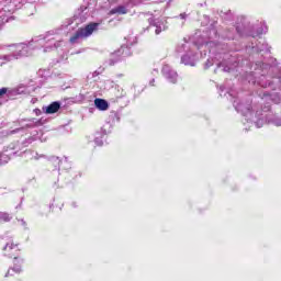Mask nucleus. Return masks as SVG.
Here are the masks:
<instances>
[{
    "instance_id": "obj_11",
    "label": "nucleus",
    "mask_w": 281,
    "mask_h": 281,
    "mask_svg": "<svg viewBox=\"0 0 281 281\" xmlns=\"http://www.w3.org/2000/svg\"><path fill=\"white\" fill-rule=\"evenodd\" d=\"M265 100H266V102H269V100H271L272 102H274V104H280L281 97L278 93H273L271 95H266Z\"/></svg>"
},
{
    "instance_id": "obj_4",
    "label": "nucleus",
    "mask_w": 281,
    "mask_h": 281,
    "mask_svg": "<svg viewBox=\"0 0 281 281\" xmlns=\"http://www.w3.org/2000/svg\"><path fill=\"white\" fill-rule=\"evenodd\" d=\"M60 110V103L55 101L53 103H50L48 106L43 108L44 113L52 115L54 113H58V111Z\"/></svg>"
},
{
    "instance_id": "obj_20",
    "label": "nucleus",
    "mask_w": 281,
    "mask_h": 281,
    "mask_svg": "<svg viewBox=\"0 0 281 281\" xmlns=\"http://www.w3.org/2000/svg\"><path fill=\"white\" fill-rule=\"evenodd\" d=\"M4 221H10V218H8V215L4 214Z\"/></svg>"
},
{
    "instance_id": "obj_18",
    "label": "nucleus",
    "mask_w": 281,
    "mask_h": 281,
    "mask_svg": "<svg viewBox=\"0 0 281 281\" xmlns=\"http://www.w3.org/2000/svg\"><path fill=\"white\" fill-rule=\"evenodd\" d=\"M186 16H187L186 13L180 14L181 19H186Z\"/></svg>"
},
{
    "instance_id": "obj_19",
    "label": "nucleus",
    "mask_w": 281,
    "mask_h": 281,
    "mask_svg": "<svg viewBox=\"0 0 281 281\" xmlns=\"http://www.w3.org/2000/svg\"><path fill=\"white\" fill-rule=\"evenodd\" d=\"M231 70V68H227V67H225L224 69H223V71H229Z\"/></svg>"
},
{
    "instance_id": "obj_23",
    "label": "nucleus",
    "mask_w": 281,
    "mask_h": 281,
    "mask_svg": "<svg viewBox=\"0 0 281 281\" xmlns=\"http://www.w3.org/2000/svg\"><path fill=\"white\" fill-rule=\"evenodd\" d=\"M95 143L98 144V139H95Z\"/></svg>"
},
{
    "instance_id": "obj_14",
    "label": "nucleus",
    "mask_w": 281,
    "mask_h": 281,
    "mask_svg": "<svg viewBox=\"0 0 281 281\" xmlns=\"http://www.w3.org/2000/svg\"><path fill=\"white\" fill-rule=\"evenodd\" d=\"M272 123L274 126H281V116L280 117H274L272 120Z\"/></svg>"
},
{
    "instance_id": "obj_13",
    "label": "nucleus",
    "mask_w": 281,
    "mask_h": 281,
    "mask_svg": "<svg viewBox=\"0 0 281 281\" xmlns=\"http://www.w3.org/2000/svg\"><path fill=\"white\" fill-rule=\"evenodd\" d=\"M12 272H14V273H21V267L15 266L13 269L9 270V271L5 273V278H8L9 276H12Z\"/></svg>"
},
{
    "instance_id": "obj_3",
    "label": "nucleus",
    "mask_w": 281,
    "mask_h": 281,
    "mask_svg": "<svg viewBox=\"0 0 281 281\" xmlns=\"http://www.w3.org/2000/svg\"><path fill=\"white\" fill-rule=\"evenodd\" d=\"M162 74L166 78H168L173 85L177 82L178 75L175 70L170 69V66L165 65L162 67Z\"/></svg>"
},
{
    "instance_id": "obj_1",
    "label": "nucleus",
    "mask_w": 281,
    "mask_h": 281,
    "mask_svg": "<svg viewBox=\"0 0 281 281\" xmlns=\"http://www.w3.org/2000/svg\"><path fill=\"white\" fill-rule=\"evenodd\" d=\"M98 23H90L86 27L79 29L72 37H70V43H77L79 38H89L95 30H98Z\"/></svg>"
},
{
    "instance_id": "obj_21",
    "label": "nucleus",
    "mask_w": 281,
    "mask_h": 281,
    "mask_svg": "<svg viewBox=\"0 0 281 281\" xmlns=\"http://www.w3.org/2000/svg\"><path fill=\"white\" fill-rule=\"evenodd\" d=\"M124 95H126V93L122 94L121 98H124Z\"/></svg>"
},
{
    "instance_id": "obj_22",
    "label": "nucleus",
    "mask_w": 281,
    "mask_h": 281,
    "mask_svg": "<svg viewBox=\"0 0 281 281\" xmlns=\"http://www.w3.org/2000/svg\"><path fill=\"white\" fill-rule=\"evenodd\" d=\"M22 225H25V222H24V221H22Z\"/></svg>"
},
{
    "instance_id": "obj_16",
    "label": "nucleus",
    "mask_w": 281,
    "mask_h": 281,
    "mask_svg": "<svg viewBox=\"0 0 281 281\" xmlns=\"http://www.w3.org/2000/svg\"><path fill=\"white\" fill-rule=\"evenodd\" d=\"M187 49H188V46L182 45V46L178 47L177 52H179L181 54V52H187Z\"/></svg>"
},
{
    "instance_id": "obj_6",
    "label": "nucleus",
    "mask_w": 281,
    "mask_h": 281,
    "mask_svg": "<svg viewBox=\"0 0 281 281\" xmlns=\"http://www.w3.org/2000/svg\"><path fill=\"white\" fill-rule=\"evenodd\" d=\"M94 106L99 109V111H106L109 109V102L104 99H95Z\"/></svg>"
},
{
    "instance_id": "obj_9",
    "label": "nucleus",
    "mask_w": 281,
    "mask_h": 281,
    "mask_svg": "<svg viewBox=\"0 0 281 281\" xmlns=\"http://www.w3.org/2000/svg\"><path fill=\"white\" fill-rule=\"evenodd\" d=\"M181 61L184 65H190L191 67H194V55L190 57V54H186L182 56Z\"/></svg>"
},
{
    "instance_id": "obj_8",
    "label": "nucleus",
    "mask_w": 281,
    "mask_h": 281,
    "mask_svg": "<svg viewBox=\"0 0 281 281\" xmlns=\"http://www.w3.org/2000/svg\"><path fill=\"white\" fill-rule=\"evenodd\" d=\"M235 109L237 111H240V113H243V115H249L251 108L249 105H245L243 103H240L239 105H235Z\"/></svg>"
},
{
    "instance_id": "obj_10",
    "label": "nucleus",
    "mask_w": 281,
    "mask_h": 281,
    "mask_svg": "<svg viewBox=\"0 0 281 281\" xmlns=\"http://www.w3.org/2000/svg\"><path fill=\"white\" fill-rule=\"evenodd\" d=\"M128 10L124 5H119L110 11V14H126Z\"/></svg>"
},
{
    "instance_id": "obj_7",
    "label": "nucleus",
    "mask_w": 281,
    "mask_h": 281,
    "mask_svg": "<svg viewBox=\"0 0 281 281\" xmlns=\"http://www.w3.org/2000/svg\"><path fill=\"white\" fill-rule=\"evenodd\" d=\"M60 47V42H54V40L48 38V45L44 47V53L52 52V49H58Z\"/></svg>"
},
{
    "instance_id": "obj_17",
    "label": "nucleus",
    "mask_w": 281,
    "mask_h": 281,
    "mask_svg": "<svg viewBox=\"0 0 281 281\" xmlns=\"http://www.w3.org/2000/svg\"><path fill=\"white\" fill-rule=\"evenodd\" d=\"M5 93H8V88H1L0 89V98H1V95H5Z\"/></svg>"
},
{
    "instance_id": "obj_15",
    "label": "nucleus",
    "mask_w": 281,
    "mask_h": 281,
    "mask_svg": "<svg viewBox=\"0 0 281 281\" xmlns=\"http://www.w3.org/2000/svg\"><path fill=\"white\" fill-rule=\"evenodd\" d=\"M162 30H166V27L162 29L161 26L157 25L156 30H155V34H157V35L161 34Z\"/></svg>"
},
{
    "instance_id": "obj_2",
    "label": "nucleus",
    "mask_w": 281,
    "mask_h": 281,
    "mask_svg": "<svg viewBox=\"0 0 281 281\" xmlns=\"http://www.w3.org/2000/svg\"><path fill=\"white\" fill-rule=\"evenodd\" d=\"M29 49L30 46L25 44H16L9 46V52L12 53V58H21L22 56H27Z\"/></svg>"
},
{
    "instance_id": "obj_5",
    "label": "nucleus",
    "mask_w": 281,
    "mask_h": 281,
    "mask_svg": "<svg viewBox=\"0 0 281 281\" xmlns=\"http://www.w3.org/2000/svg\"><path fill=\"white\" fill-rule=\"evenodd\" d=\"M3 251H5V256H9V258H12L14 256V252L19 251V246H16L14 243H8L3 247Z\"/></svg>"
},
{
    "instance_id": "obj_12",
    "label": "nucleus",
    "mask_w": 281,
    "mask_h": 281,
    "mask_svg": "<svg viewBox=\"0 0 281 281\" xmlns=\"http://www.w3.org/2000/svg\"><path fill=\"white\" fill-rule=\"evenodd\" d=\"M9 161H10V156H8V154H0V166H3Z\"/></svg>"
}]
</instances>
